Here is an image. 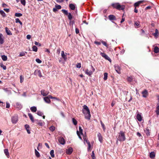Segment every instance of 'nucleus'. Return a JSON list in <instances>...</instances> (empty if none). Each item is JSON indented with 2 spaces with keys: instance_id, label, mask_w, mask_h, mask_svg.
<instances>
[{
  "instance_id": "1a4fd4ad",
  "label": "nucleus",
  "mask_w": 159,
  "mask_h": 159,
  "mask_svg": "<svg viewBox=\"0 0 159 159\" xmlns=\"http://www.w3.org/2000/svg\"><path fill=\"white\" fill-rule=\"evenodd\" d=\"M73 151V148L71 147H70L66 150V152L67 154L70 155L71 154Z\"/></svg>"
},
{
  "instance_id": "4d7b16f0",
  "label": "nucleus",
  "mask_w": 159,
  "mask_h": 159,
  "mask_svg": "<svg viewBox=\"0 0 159 159\" xmlns=\"http://www.w3.org/2000/svg\"><path fill=\"white\" fill-rule=\"evenodd\" d=\"M101 42L104 46H105L107 47V45L106 42L102 41H101Z\"/></svg>"
},
{
  "instance_id": "e2e57ef3",
  "label": "nucleus",
  "mask_w": 159,
  "mask_h": 159,
  "mask_svg": "<svg viewBox=\"0 0 159 159\" xmlns=\"http://www.w3.org/2000/svg\"><path fill=\"white\" fill-rule=\"evenodd\" d=\"M10 107V104L8 102H6V107L7 108H9Z\"/></svg>"
},
{
  "instance_id": "e433bc0d",
  "label": "nucleus",
  "mask_w": 159,
  "mask_h": 159,
  "mask_svg": "<svg viewBox=\"0 0 159 159\" xmlns=\"http://www.w3.org/2000/svg\"><path fill=\"white\" fill-rule=\"evenodd\" d=\"M101 125L102 127V128L103 129L104 131H105L106 130V127L104 124L102 123V121H100Z\"/></svg>"
},
{
  "instance_id": "680f3d73",
  "label": "nucleus",
  "mask_w": 159,
  "mask_h": 159,
  "mask_svg": "<svg viewBox=\"0 0 159 159\" xmlns=\"http://www.w3.org/2000/svg\"><path fill=\"white\" fill-rule=\"evenodd\" d=\"M34 44L36 45H37V46H41V45L39 43V42H36L35 41L34 43Z\"/></svg>"
},
{
  "instance_id": "c756f323",
  "label": "nucleus",
  "mask_w": 159,
  "mask_h": 159,
  "mask_svg": "<svg viewBox=\"0 0 159 159\" xmlns=\"http://www.w3.org/2000/svg\"><path fill=\"white\" fill-rule=\"evenodd\" d=\"M119 3H112L111 4V6L114 8H115L116 9H117V7H118V5L119 4Z\"/></svg>"
},
{
  "instance_id": "6ab92c4d",
  "label": "nucleus",
  "mask_w": 159,
  "mask_h": 159,
  "mask_svg": "<svg viewBox=\"0 0 159 159\" xmlns=\"http://www.w3.org/2000/svg\"><path fill=\"white\" fill-rule=\"evenodd\" d=\"M118 7H117V9L118 10H123L125 8V6L124 5H120L119 3L118 5Z\"/></svg>"
},
{
  "instance_id": "864d4df0",
  "label": "nucleus",
  "mask_w": 159,
  "mask_h": 159,
  "mask_svg": "<svg viewBox=\"0 0 159 159\" xmlns=\"http://www.w3.org/2000/svg\"><path fill=\"white\" fill-rule=\"evenodd\" d=\"M91 157L93 159L95 158V154L93 151L92 153Z\"/></svg>"
},
{
  "instance_id": "423d86ee",
  "label": "nucleus",
  "mask_w": 159,
  "mask_h": 159,
  "mask_svg": "<svg viewBox=\"0 0 159 159\" xmlns=\"http://www.w3.org/2000/svg\"><path fill=\"white\" fill-rule=\"evenodd\" d=\"M34 75H38L40 77L42 76L41 75V73L40 70H35L34 72Z\"/></svg>"
},
{
  "instance_id": "3c124183",
  "label": "nucleus",
  "mask_w": 159,
  "mask_h": 159,
  "mask_svg": "<svg viewBox=\"0 0 159 159\" xmlns=\"http://www.w3.org/2000/svg\"><path fill=\"white\" fill-rule=\"evenodd\" d=\"M21 4L24 6H25L26 4L25 0H20Z\"/></svg>"
},
{
  "instance_id": "37998d69",
  "label": "nucleus",
  "mask_w": 159,
  "mask_h": 159,
  "mask_svg": "<svg viewBox=\"0 0 159 159\" xmlns=\"http://www.w3.org/2000/svg\"><path fill=\"white\" fill-rule=\"evenodd\" d=\"M0 13L3 17L6 16V14L3 10H0Z\"/></svg>"
},
{
  "instance_id": "bb28decb",
  "label": "nucleus",
  "mask_w": 159,
  "mask_h": 159,
  "mask_svg": "<svg viewBox=\"0 0 159 159\" xmlns=\"http://www.w3.org/2000/svg\"><path fill=\"white\" fill-rule=\"evenodd\" d=\"M143 2V1H138L137 2H135L134 4V6L135 7H138L140 4H141V3Z\"/></svg>"
},
{
  "instance_id": "a211bd4d",
  "label": "nucleus",
  "mask_w": 159,
  "mask_h": 159,
  "mask_svg": "<svg viewBox=\"0 0 159 159\" xmlns=\"http://www.w3.org/2000/svg\"><path fill=\"white\" fill-rule=\"evenodd\" d=\"M136 119L139 121H141L142 120V117L140 114H137L136 115Z\"/></svg>"
},
{
  "instance_id": "6e6552de",
  "label": "nucleus",
  "mask_w": 159,
  "mask_h": 159,
  "mask_svg": "<svg viewBox=\"0 0 159 159\" xmlns=\"http://www.w3.org/2000/svg\"><path fill=\"white\" fill-rule=\"evenodd\" d=\"M114 67L116 72L118 74H120V67L117 65H114Z\"/></svg>"
},
{
  "instance_id": "a878e982",
  "label": "nucleus",
  "mask_w": 159,
  "mask_h": 159,
  "mask_svg": "<svg viewBox=\"0 0 159 159\" xmlns=\"http://www.w3.org/2000/svg\"><path fill=\"white\" fill-rule=\"evenodd\" d=\"M44 100L46 103H49L50 102V100L49 98H48V97L47 96L44 97Z\"/></svg>"
},
{
  "instance_id": "69168bd1",
  "label": "nucleus",
  "mask_w": 159,
  "mask_h": 159,
  "mask_svg": "<svg viewBox=\"0 0 159 159\" xmlns=\"http://www.w3.org/2000/svg\"><path fill=\"white\" fill-rule=\"evenodd\" d=\"M75 24V22L74 21H71L70 20V25H73Z\"/></svg>"
},
{
  "instance_id": "bf43d9fd",
  "label": "nucleus",
  "mask_w": 159,
  "mask_h": 159,
  "mask_svg": "<svg viewBox=\"0 0 159 159\" xmlns=\"http://www.w3.org/2000/svg\"><path fill=\"white\" fill-rule=\"evenodd\" d=\"M20 82L21 83H22L24 79V77H22V76L21 75L20 76Z\"/></svg>"
},
{
  "instance_id": "79ce46f5",
  "label": "nucleus",
  "mask_w": 159,
  "mask_h": 159,
  "mask_svg": "<svg viewBox=\"0 0 159 159\" xmlns=\"http://www.w3.org/2000/svg\"><path fill=\"white\" fill-rule=\"evenodd\" d=\"M37 48L36 46L34 45L32 47V50L33 51L36 52L37 51Z\"/></svg>"
},
{
  "instance_id": "6e6d98bb",
  "label": "nucleus",
  "mask_w": 159,
  "mask_h": 159,
  "mask_svg": "<svg viewBox=\"0 0 159 159\" xmlns=\"http://www.w3.org/2000/svg\"><path fill=\"white\" fill-rule=\"evenodd\" d=\"M36 61L38 63H41L42 62V61L39 58L36 59Z\"/></svg>"
},
{
  "instance_id": "20e7f679",
  "label": "nucleus",
  "mask_w": 159,
  "mask_h": 159,
  "mask_svg": "<svg viewBox=\"0 0 159 159\" xmlns=\"http://www.w3.org/2000/svg\"><path fill=\"white\" fill-rule=\"evenodd\" d=\"M91 67L92 70L89 71L88 69H87L85 70V74L89 76H90L92 75L93 73L94 72L95 70V69L92 65L91 66Z\"/></svg>"
},
{
  "instance_id": "393cba45",
  "label": "nucleus",
  "mask_w": 159,
  "mask_h": 159,
  "mask_svg": "<svg viewBox=\"0 0 159 159\" xmlns=\"http://www.w3.org/2000/svg\"><path fill=\"white\" fill-rule=\"evenodd\" d=\"M155 156V153L154 152H152L150 153L149 157L151 158H153Z\"/></svg>"
},
{
  "instance_id": "49530a36",
  "label": "nucleus",
  "mask_w": 159,
  "mask_h": 159,
  "mask_svg": "<svg viewBox=\"0 0 159 159\" xmlns=\"http://www.w3.org/2000/svg\"><path fill=\"white\" fill-rule=\"evenodd\" d=\"M72 120L73 123L75 125H76L77 124V121L75 118H72Z\"/></svg>"
},
{
  "instance_id": "5701e85b",
  "label": "nucleus",
  "mask_w": 159,
  "mask_h": 159,
  "mask_svg": "<svg viewBox=\"0 0 159 159\" xmlns=\"http://www.w3.org/2000/svg\"><path fill=\"white\" fill-rule=\"evenodd\" d=\"M159 35L158 30L156 29L155 30V32L153 34V35L156 38H157Z\"/></svg>"
},
{
  "instance_id": "ea45409f",
  "label": "nucleus",
  "mask_w": 159,
  "mask_h": 159,
  "mask_svg": "<svg viewBox=\"0 0 159 159\" xmlns=\"http://www.w3.org/2000/svg\"><path fill=\"white\" fill-rule=\"evenodd\" d=\"M156 112L157 115H159V105H158L157 107Z\"/></svg>"
},
{
  "instance_id": "8fccbe9b",
  "label": "nucleus",
  "mask_w": 159,
  "mask_h": 159,
  "mask_svg": "<svg viewBox=\"0 0 159 159\" xmlns=\"http://www.w3.org/2000/svg\"><path fill=\"white\" fill-rule=\"evenodd\" d=\"M37 114L39 116H43V113L42 112L38 111L37 112Z\"/></svg>"
},
{
  "instance_id": "9b49d317",
  "label": "nucleus",
  "mask_w": 159,
  "mask_h": 159,
  "mask_svg": "<svg viewBox=\"0 0 159 159\" xmlns=\"http://www.w3.org/2000/svg\"><path fill=\"white\" fill-rule=\"evenodd\" d=\"M108 18L110 20L112 21V22L114 23L112 20H116V16L112 15H110L108 16Z\"/></svg>"
},
{
  "instance_id": "9d476101",
  "label": "nucleus",
  "mask_w": 159,
  "mask_h": 159,
  "mask_svg": "<svg viewBox=\"0 0 159 159\" xmlns=\"http://www.w3.org/2000/svg\"><path fill=\"white\" fill-rule=\"evenodd\" d=\"M101 55L105 58L106 59L108 60L109 61H111V59L110 58L108 57L107 55L104 53L101 52Z\"/></svg>"
},
{
  "instance_id": "cd10ccee",
  "label": "nucleus",
  "mask_w": 159,
  "mask_h": 159,
  "mask_svg": "<svg viewBox=\"0 0 159 159\" xmlns=\"http://www.w3.org/2000/svg\"><path fill=\"white\" fill-rule=\"evenodd\" d=\"M144 131L148 136H149L150 135V132L149 130L148 129L146 128L144 129Z\"/></svg>"
},
{
  "instance_id": "b1692460",
  "label": "nucleus",
  "mask_w": 159,
  "mask_h": 159,
  "mask_svg": "<svg viewBox=\"0 0 159 159\" xmlns=\"http://www.w3.org/2000/svg\"><path fill=\"white\" fill-rule=\"evenodd\" d=\"M28 115L32 122L33 123L34 122V120L32 115L31 113H29L28 114Z\"/></svg>"
},
{
  "instance_id": "0eeeda50",
  "label": "nucleus",
  "mask_w": 159,
  "mask_h": 159,
  "mask_svg": "<svg viewBox=\"0 0 159 159\" xmlns=\"http://www.w3.org/2000/svg\"><path fill=\"white\" fill-rule=\"evenodd\" d=\"M58 141L62 145H64L66 143L64 139L61 137H59Z\"/></svg>"
},
{
  "instance_id": "13d9d810",
  "label": "nucleus",
  "mask_w": 159,
  "mask_h": 159,
  "mask_svg": "<svg viewBox=\"0 0 159 159\" xmlns=\"http://www.w3.org/2000/svg\"><path fill=\"white\" fill-rule=\"evenodd\" d=\"M76 66L78 68H80L81 67V64L80 63H78L76 64Z\"/></svg>"
},
{
  "instance_id": "4468645a",
  "label": "nucleus",
  "mask_w": 159,
  "mask_h": 159,
  "mask_svg": "<svg viewBox=\"0 0 159 159\" xmlns=\"http://www.w3.org/2000/svg\"><path fill=\"white\" fill-rule=\"evenodd\" d=\"M4 42V37L2 34H0V44H2Z\"/></svg>"
},
{
  "instance_id": "dca6fc26",
  "label": "nucleus",
  "mask_w": 159,
  "mask_h": 159,
  "mask_svg": "<svg viewBox=\"0 0 159 159\" xmlns=\"http://www.w3.org/2000/svg\"><path fill=\"white\" fill-rule=\"evenodd\" d=\"M143 97L144 98H146L148 95V92L146 90H145L142 92Z\"/></svg>"
},
{
  "instance_id": "39448f33",
  "label": "nucleus",
  "mask_w": 159,
  "mask_h": 159,
  "mask_svg": "<svg viewBox=\"0 0 159 159\" xmlns=\"http://www.w3.org/2000/svg\"><path fill=\"white\" fill-rule=\"evenodd\" d=\"M77 133L78 136L79 138L80 139H82V138L80 136V135H83V129H82L81 127L80 126H79V131H77Z\"/></svg>"
},
{
  "instance_id": "aec40b11",
  "label": "nucleus",
  "mask_w": 159,
  "mask_h": 159,
  "mask_svg": "<svg viewBox=\"0 0 159 159\" xmlns=\"http://www.w3.org/2000/svg\"><path fill=\"white\" fill-rule=\"evenodd\" d=\"M5 31L7 35H11L12 34V33H11L10 30L7 27L5 28Z\"/></svg>"
},
{
  "instance_id": "2f4dec72",
  "label": "nucleus",
  "mask_w": 159,
  "mask_h": 159,
  "mask_svg": "<svg viewBox=\"0 0 159 159\" xmlns=\"http://www.w3.org/2000/svg\"><path fill=\"white\" fill-rule=\"evenodd\" d=\"M1 58L2 59L3 61H6L7 60V56L5 55H2L1 56Z\"/></svg>"
},
{
  "instance_id": "a18cd8bd",
  "label": "nucleus",
  "mask_w": 159,
  "mask_h": 159,
  "mask_svg": "<svg viewBox=\"0 0 159 159\" xmlns=\"http://www.w3.org/2000/svg\"><path fill=\"white\" fill-rule=\"evenodd\" d=\"M84 143H85V142L88 145H89V143H90L89 142V141L85 137L84 138Z\"/></svg>"
},
{
  "instance_id": "72a5a7b5",
  "label": "nucleus",
  "mask_w": 159,
  "mask_h": 159,
  "mask_svg": "<svg viewBox=\"0 0 159 159\" xmlns=\"http://www.w3.org/2000/svg\"><path fill=\"white\" fill-rule=\"evenodd\" d=\"M4 152L6 156H9V154L8 152V150L7 149H4Z\"/></svg>"
},
{
  "instance_id": "09e8293b",
  "label": "nucleus",
  "mask_w": 159,
  "mask_h": 159,
  "mask_svg": "<svg viewBox=\"0 0 159 159\" xmlns=\"http://www.w3.org/2000/svg\"><path fill=\"white\" fill-rule=\"evenodd\" d=\"M22 16V14L21 13H16L15 14V16L16 17H20Z\"/></svg>"
},
{
  "instance_id": "f257e3e1",
  "label": "nucleus",
  "mask_w": 159,
  "mask_h": 159,
  "mask_svg": "<svg viewBox=\"0 0 159 159\" xmlns=\"http://www.w3.org/2000/svg\"><path fill=\"white\" fill-rule=\"evenodd\" d=\"M83 107L82 112L85 116V118L89 120H90V119L91 114L89 108L85 105H84Z\"/></svg>"
},
{
  "instance_id": "4c0bfd02",
  "label": "nucleus",
  "mask_w": 159,
  "mask_h": 159,
  "mask_svg": "<svg viewBox=\"0 0 159 159\" xmlns=\"http://www.w3.org/2000/svg\"><path fill=\"white\" fill-rule=\"evenodd\" d=\"M68 17L69 20H71L72 18V16L70 13H69L68 14Z\"/></svg>"
},
{
  "instance_id": "c9c22d12",
  "label": "nucleus",
  "mask_w": 159,
  "mask_h": 159,
  "mask_svg": "<svg viewBox=\"0 0 159 159\" xmlns=\"http://www.w3.org/2000/svg\"><path fill=\"white\" fill-rule=\"evenodd\" d=\"M0 67L2 68L4 70H6V67L2 63H1L0 64Z\"/></svg>"
},
{
  "instance_id": "f03ea898",
  "label": "nucleus",
  "mask_w": 159,
  "mask_h": 159,
  "mask_svg": "<svg viewBox=\"0 0 159 159\" xmlns=\"http://www.w3.org/2000/svg\"><path fill=\"white\" fill-rule=\"evenodd\" d=\"M125 132L122 131H120L118 134V138L116 141V143L118 142V140L122 142L125 141Z\"/></svg>"
},
{
  "instance_id": "338daca9",
  "label": "nucleus",
  "mask_w": 159,
  "mask_h": 159,
  "mask_svg": "<svg viewBox=\"0 0 159 159\" xmlns=\"http://www.w3.org/2000/svg\"><path fill=\"white\" fill-rule=\"evenodd\" d=\"M31 38V35H27L26 36V38L28 39H30Z\"/></svg>"
},
{
  "instance_id": "c03bdc74",
  "label": "nucleus",
  "mask_w": 159,
  "mask_h": 159,
  "mask_svg": "<svg viewBox=\"0 0 159 159\" xmlns=\"http://www.w3.org/2000/svg\"><path fill=\"white\" fill-rule=\"evenodd\" d=\"M61 11L66 15H68V14H69L68 11L66 10L62 9V10Z\"/></svg>"
},
{
  "instance_id": "7ed1b4c3",
  "label": "nucleus",
  "mask_w": 159,
  "mask_h": 159,
  "mask_svg": "<svg viewBox=\"0 0 159 159\" xmlns=\"http://www.w3.org/2000/svg\"><path fill=\"white\" fill-rule=\"evenodd\" d=\"M18 117L17 115H15L11 117V121L12 124H16L18 121Z\"/></svg>"
},
{
  "instance_id": "2eb2a0df",
  "label": "nucleus",
  "mask_w": 159,
  "mask_h": 159,
  "mask_svg": "<svg viewBox=\"0 0 159 159\" xmlns=\"http://www.w3.org/2000/svg\"><path fill=\"white\" fill-rule=\"evenodd\" d=\"M61 56L65 61H66L67 60V58L65 54L64 51H62L61 52Z\"/></svg>"
},
{
  "instance_id": "ddd939ff",
  "label": "nucleus",
  "mask_w": 159,
  "mask_h": 159,
  "mask_svg": "<svg viewBox=\"0 0 159 159\" xmlns=\"http://www.w3.org/2000/svg\"><path fill=\"white\" fill-rule=\"evenodd\" d=\"M15 107L18 110H20L22 108V106L21 104L18 102L16 103V104L15 105Z\"/></svg>"
},
{
  "instance_id": "f8f14e48",
  "label": "nucleus",
  "mask_w": 159,
  "mask_h": 159,
  "mask_svg": "<svg viewBox=\"0 0 159 159\" xmlns=\"http://www.w3.org/2000/svg\"><path fill=\"white\" fill-rule=\"evenodd\" d=\"M41 92V94L43 96H46L49 93V92L48 91H46L44 90H42Z\"/></svg>"
},
{
  "instance_id": "5fc2aeb1",
  "label": "nucleus",
  "mask_w": 159,
  "mask_h": 159,
  "mask_svg": "<svg viewBox=\"0 0 159 159\" xmlns=\"http://www.w3.org/2000/svg\"><path fill=\"white\" fill-rule=\"evenodd\" d=\"M55 7L57 9H61V6L57 5H55Z\"/></svg>"
},
{
  "instance_id": "603ef678",
  "label": "nucleus",
  "mask_w": 159,
  "mask_h": 159,
  "mask_svg": "<svg viewBox=\"0 0 159 159\" xmlns=\"http://www.w3.org/2000/svg\"><path fill=\"white\" fill-rule=\"evenodd\" d=\"M133 80V78L132 76H129L128 77L127 80L129 82H131Z\"/></svg>"
},
{
  "instance_id": "f3484780",
  "label": "nucleus",
  "mask_w": 159,
  "mask_h": 159,
  "mask_svg": "<svg viewBox=\"0 0 159 159\" xmlns=\"http://www.w3.org/2000/svg\"><path fill=\"white\" fill-rule=\"evenodd\" d=\"M98 137L99 141L101 142L102 143V137L100 133H98L97 134Z\"/></svg>"
},
{
  "instance_id": "58836bf2",
  "label": "nucleus",
  "mask_w": 159,
  "mask_h": 159,
  "mask_svg": "<svg viewBox=\"0 0 159 159\" xmlns=\"http://www.w3.org/2000/svg\"><path fill=\"white\" fill-rule=\"evenodd\" d=\"M25 53H26L27 52H20V53L19 54V56L20 57H21L24 56L25 55Z\"/></svg>"
},
{
  "instance_id": "4be33fe9",
  "label": "nucleus",
  "mask_w": 159,
  "mask_h": 159,
  "mask_svg": "<svg viewBox=\"0 0 159 159\" xmlns=\"http://www.w3.org/2000/svg\"><path fill=\"white\" fill-rule=\"evenodd\" d=\"M70 8L72 10H74L75 8V5L71 3L69 5Z\"/></svg>"
},
{
  "instance_id": "473e14b6",
  "label": "nucleus",
  "mask_w": 159,
  "mask_h": 159,
  "mask_svg": "<svg viewBox=\"0 0 159 159\" xmlns=\"http://www.w3.org/2000/svg\"><path fill=\"white\" fill-rule=\"evenodd\" d=\"M35 153L36 156L37 157H40V155L39 153L36 149H35Z\"/></svg>"
},
{
  "instance_id": "052dcab7",
  "label": "nucleus",
  "mask_w": 159,
  "mask_h": 159,
  "mask_svg": "<svg viewBox=\"0 0 159 159\" xmlns=\"http://www.w3.org/2000/svg\"><path fill=\"white\" fill-rule=\"evenodd\" d=\"M140 22L139 21L135 22L134 25L137 26H139V25Z\"/></svg>"
},
{
  "instance_id": "c85d7f7f",
  "label": "nucleus",
  "mask_w": 159,
  "mask_h": 159,
  "mask_svg": "<svg viewBox=\"0 0 159 159\" xmlns=\"http://www.w3.org/2000/svg\"><path fill=\"white\" fill-rule=\"evenodd\" d=\"M31 111L33 112H35L37 111V108L36 107L33 106L30 108Z\"/></svg>"
},
{
  "instance_id": "412c9836",
  "label": "nucleus",
  "mask_w": 159,
  "mask_h": 159,
  "mask_svg": "<svg viewBox=\"0 0 159 159\" xmlns=\"http://www.w3.org/2000/svg\"><path fill=\"white\" fill-rule=\"evenodd\" d=\"M35 121L36 122V123L40 126H41L43 125V121L42 120H35Z\"/></svg>"
},
{
  "instance_id": "de8ad7c7",
  "label": "nucleus",
  "mask_w": 159,
  "mask_h": 159,
  "mask_svg": "<svg viewBox=\"0 0 159 159\" xmlns=\"http://www.w3.org/2000/svg\"><path fill=\"white\" fill-rule=\"evenodd\" d=\"M49 129L52 132L55 129V127L52 126L50 127L49 128Z\"/></svg>"
},
{
  "instance_id": "a19ab883",
  "label": "nucleus",
  "mask_w": 159,
  "mask_h": 159,
  "mask_svg": "<svg viewBox=\"0 0 159 159\" xmlns=\"http://www.w3.org/2000/svg\"><path fill=\"white\" fill-rule=\"evenodd\" d=\"M50 154L52 157H54V151L53 150H52L50 151Z\"/></svg>"
},
{
  "instance_id": "7c9ffc66",
  "label": "nucleus",
  "mask_w": 159,
  "mask_h": 159,
  "mask_svg": "<svg viewBox=\"0 0 159 159\" xmlns=\"http://www.w3.org/2000/svg\"><path fill=\"white\" fill-rule=\"evenodd\" d=\"M153 51L155 53H157L159 52V49L156 46L154 47Z\"/></svg>"
},
{
  "instance_id": "774afa93",
  "label": "nucleus",
  "mask_w": 159,
  "mask_h": 159,
  "mask_svg": "<svg viewBox=\"0 0 159 159\" xmlns=\"http://www.w3.org/2000/svg\"><path fill=\"white\" fill-rule=\"evenodd\" d=\"M15 21L16 23H19L20 20L19 19V18H16L15 19Z\"/></svg>"
},
{
  "instance_id": "0e129e2a",
  "label": "nucleus",
  "mask_w": 159,
  "mask_h": 159,
  "mask_svg": "<svg viewBox=\"0 0 159 159\" xmlns=\"http://www.w3.org/2000/svg\"><path fill=\"white\" fill-rule=\"evenodd\" d=\"M25 128L26 129H29L30 126L28 125H25Z\"/></svg>"
},
{
  "instance_id": "f704fd0d",
  "label": "nucleus",
  "mask_w": 159,
  "mask_h": 159,
  "mask_svg": "<svg viewBox=\"0 0 159 159\" xmlns=\"http://www.w3.org/2000/svg\"><path fill=\"white\" fill-rule=\"evenodd\" d=\"M108 74L107 73H105L104 74L103 79L104 80H106L107 78Z\"/></svg>"
}]
</instances>
